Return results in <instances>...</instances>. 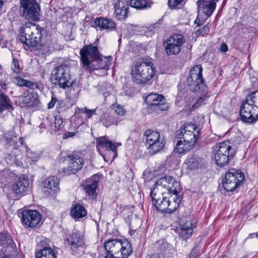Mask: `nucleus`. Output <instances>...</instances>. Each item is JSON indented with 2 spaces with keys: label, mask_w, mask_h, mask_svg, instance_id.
<instances>
[{
  "label": "nucleus",
  "mask_w": 258,
  "mask_h": 258,
  "mask_svg": "<svg viewBox=\"0 0 258 258\" xmlns=\"http://www.w3.org/2000/svg\"><path fill=\"white\" fill-rule=\"evenodd\" d=\"M147 258H165V255L161 253H154L151 255H148Z\"/></svg>",
  "instance_id": "52"
},
{
  "label": "nucleus",
  "mask_w": 258,
  "mask_h": 258,
  "mask_svg": "<svg viewBox=\"0 0 258 258\" xmlns=\"http://www.w3.org/2000/svg\"><path fill=\"white\" fill-rule=\"evenodd\" d=\"M218 0H211L206 1L205 0H199L197 2V6L198 9L199 14L195 21V23L200 26L203 22L200 23V14H204L207 17L212 15L216 7V2Z\"/></svg>",
  "instance_id": "15"
},
{
  "label": "nucleus",
  "mask_w": 258,
  "mask_h": 258,
  "mask_svg": "<svg viewBox=\"0 0 258 258\" xmlns=\"http://www.w3.org/2000/svg\"><path fill=\"white\" fill-rule=\"evenodd\" d=\"M1 140L7 147L15 146L17 143V137L14 130H10L4 133Z\"/></svg>",
  "instance_id": "30"
},
{
  "label": "nucleus",
  "mask_w": 258,
  "mask_h": 258,
  "mask_svg": "<svg viewBox=\"0 0 258 258\" xmlns=\"http://www.w3.org/2000/svg\"><path fill=\"white\" fill-rule=\"evenodd\" d=\"M12 82L16 85L21 87H26L32 89L38 88L37 83H33L31 81L23 79L20 77H12Z\"/></svg>",
  "instance_id": "33"
},
{
  "label": "nucleus",
  "mask_w": 258,
  "mask_h": 258,
  "mask_svg": "<svg viewBox=\"0 0 258 258\" xmlns=\"http://www.w3.org/2000/svg\"><path fill=\"white\" fill-rule=\"evenodd\" d=\"M59 179L55 176H52L46 178L43 181V187L47 188V192L50 194L52 191L57 192L58 190ZM47 192V190H46Z\"/></svg>",
  "instance_id": "26"
},
{
  "label": "nucleus",
  "mask_w": 258,
  "mask_h": 258,
  "mask_svg": "<svg viewBox=\"0 0 258 258\" xmlns=\"http://www.w3.org/2000/svg\"><path fill=\"white\" fill-rule=\"evenodd\" d=\"M196 133L187 132L182 131L176 132V137L178 139H182L183 140H179L177 142L174 151L181 154L184 152L191 150L195 146L198 139L199 131L197 130Z\"/></svg>",
  "instance_id": "5"
},
{
  "label": "nucleus",
  "mask_w": 258,
  "mask_h": 258,
  "mask_svg": "<svg viewBox=\"0 0 258 258\" xmlns=\"http://www.w3.org/2000/svg\"><path fill=\"white\" fill-rule=\"evenodd\" d=\"M159 103L156 105L154 107L155 110H166L169 106L167 103L165 102V99H162V101L159 102Z\"/></svg>",
  "instance_id": "44"
},
{
  "label": "nucleus",
  "mask_w": 258,
  "mask_h": 258,
  "mask_svg": "<svg viewBox=\"0 0 258 258\" xmlns=\"http://www.w3.org/2000/svg\"><path fill=\"white\" fill-rule=\"evenodd\" d=\"M19 102L22 107L34 108L39 106L40 101L37 93L27 91L19 97Z\"/></svg>",
  "instance_id": "17"
},
{
  "label": "nucleus",
  "mask_w": 258,
  "mask_h": 258,
  "mask_svg": "<svg viewBox=\"0 0 258 258\" xmlns=\"http://www.w3.org/2000/svg\"><path fill=\"white\" fill-rule=\"evenodd\" d=\"M94 24L100 29H105L111 31L115 28V24L114 21L106 18H97L94 20Z\"/></svg>",
  "instance_id": "25"
},
{
  "label": "nucleus",
  "mask_w": 258,
  "mask_h": 258,
  "mask_svg": "<svg viewBox=\"0 0 258 258\" xmlns=\"http://www.w3.org/2000/svg\"><path fill=\"white\" fill-rule=\"evenodd\" d=\"M132 74L135 82L138 84H145L155 74V68L151 60L140 59L134 62Z\"/></svg>",
  "instance_id": "3"
},
{
  "label": "nucleus",
  "mask_w": 258,
  "mask_h": 258,
  "mask_svg": "<svg viewBox=\"0 0 258 258\" xmlns=\"http://www.w3.org/2000/svg\"><path fill=\"white\" fill-rule=\"evenodd\" d=\"M184 163L188 169L192 170L198 168L200 163V160L195 155H190L186 159Z\"/></svg>",
  "instance_id": "39"
},
{
  "label": "nucleus",
  "mask_w": 258,
  "mask_h": 258,
  "mask_svg": "<svg viewBox=\"0 0 258 258\" xmlns=\"http://www.w3.org/2000/svg\"><path fill=\"white\" fill-rule=\"evenodd\" d=\"M169 199H167L162 196V203L160 204L159 207H157V210L166 213V210L168 209V206H169Z\"/></svg>",
  "instance_id": "43"
},
{
  "label": "nucleus",
  "mask_w": 258,
  "mask_h": 258,
  "mask_svg": "<svg viewBox=\"0 0 258 258\" xmlns=\"http://www.w3.org/2000/svg\"><path fill=\"white\" fill-rule=\"evenodd\" d=\"M100 121L104 126L108 127L112 125H117L121 119L113 114L105 112L100 116Z\"/></svg>",
  "instance_id": "24"
},
{
  "label": "nucleus",
  "mask_w": 258,
  "mask_h": 258,
  "mask_svg": "<svg viewBox=\"0 0 258 258\" xmlns=\"http://www.w3.org/2000/svg\"><path fill=\"white\" fill-rule=\"evenodd\" d=\"M158 188L157 186H156L155 184L153 185V187L151 189L150 192V197L151 198V200L153 204L154 203H156V201L159 200V199L162 197V193H160L158 192Z\"/></svg>",
  "instance_id": "40"
},
{
  "label": "nucleus",
  "mask_w": 258,
  "mask_h": 258,
  "mask_svg": "<svg viewBox=\"0 0 258 258\" xmlns=\"http://www.w3.org/2000/svg\"><path fill=\"white\" fill-rule=\"evenodd\" d=\"M116 144H117V146L121 145V143H117Z\"/></svg>",
  "instance_id": "61"
},
{
  "label": "nucleus",
  "mask_w": 258,
  "mask_h": 258,
  "mask_svg": "<svg viewBox=\"0 0 258 258\" xmlns=\"http://www.w3.org/2000/svg\"><path fill=\"white\" fill-rule=\"evenodd\" d=\"M221 52H226L228 51V46L225 43H222L220 48Z\"/></svg>",
  "instance_id": "55"
},
{
  "label": "nucleus",
  "mask_w": 258,
  "mask_h": 258,
  "mask_svg": "<svg viewBox=\"0 0 258 258\" xmlns=\"http://www.w3.org/2000/svg\"><path fill=\"white\" fill-rule=\"evenodd\" d=\"M96 147L105 161H107L106 155L102 153V149H105L109 151H112L113 153L116 151V144L109 141L105 136L100 137L96 139Z\"/></svg>",
  "instance_id": "20"
},
{
  "label": "nucleus",
  "mask_w": 258,
  "mask_h": 258,
  "mask_svg": "<svg viewBox=\"0 0 258 258\" xmlns=\"http://www.w3.org/2000/svg\"><path fill=\"white\" fill-rule=\"evenodd\" d=\"M75 134L74 132H68L63 135V139H67L70 137H73L75 136Z\"/></svg>",
  "instance_id": "56"
},
{
  "label": "nucleus",
  "mask_w": 258,
  "mask_h": 258,
  "mask_svg": "<svg viewBox=\"0 0 258 258\" xmlns=\"http://www.w3.org/2000/svg\"><path fill=\"white\" fill-rule=\"evenodd\" d=\"M194 224L190 221H186L180 225L178 230L179 235L183 239L186 240L189 238L193 232Z\"/></svg>",
  "instance_id": "28"
},
{
  "label": "nucleus",
  "mask_w": 258,
  "mask_h": 258,
  "mask_svg": "<svg viewBox=\"0 0 258 258\" xmlns=\"http://www.w3.org/2000/svg\"><path fill=\"white\" fill-rule=\"evenodd\" d=\"M162 99H164L163 96L156 93H151L149 94L145 98V101L147 104L154 108V107L162 101Z\"/></svg>",
  "instance_id": "36"
},
{
  "label": "nucleus",
  "mask_w": 258,
  "mask_h": 258,
  "mask_svg": "<svg viewBox=\"0 0 258 258\" xmlns=\"http://www.w3.org/2000/svg\"><path fill=\"white\" fill-rule=\"evenodd\" d=\"M9 83L7 82V80L1 79L0 80V93H4L7 91L8 88Z\"/></svg>",
  "instance_id": "48"
},
{
  "label": "nucleus",
  "mask_w": 258,
  "mask_h": 258,
  "mask_svg": "<svg viewBox=\"0 0 258 258\" xmlns=\"http://www.w3.org/2000/svg\"><path fill=\"white\" fill-rule=\"evenodd\" d=\"M36 258H57V257L51 247H45L36 253Z\"/></svg>",
  "instance_id": "37"
},
{
  "label": "nucleus",
  "mask_w": 258,
  "mask_h": 258,
  "mask_svg": "<svg viewBox=\"0 0 258 258\" xmlns=\"http://www.w3.org/2000/svg\"><path fill=\"white\" fill-rule=\"evenodd\" d=\"M70 214L74 218H82L86 215L87 212L83 206L77 204L72 208Z\"/></svg>",
  "instance_id": "34"
},
{
  "label": "nucleus",
  "mask_w": 258,
  "mask_h": 258,
  "mask_svg": "<svg viewBox=\"0 0 258 258\" xmlns=\"http://www.w3.org/2000/svg\"><path fill=\"white\" fill-rule=\"evenodd\" d=\"M27 156L30 158L32 161L35 162L38 161L41 157V154L38 153L27 152Z\"/></svg>",
  "instance_id": "46"
},
{
  "label": "nucleus",
  "mask_w": 258,
  "mask_h": 258,
  "mask_svg": "<svg viewBox=\"0 0 258 258\" xmlns=\"http://www.w3.org/2000/svg\"><path fill=\"white\" fill-rule=\"evenodd\" d=\"M106 61L101 58L100 55L95 59L83 63V68L90 71L98 69H106Z\"/></svg>",
  "instance_id": "22"
},
{
  "label": "nucleus",
  "mask_w": 258,
  "mask_h": 258,
  "mask_svg": "<svg viewBox=\"0 0 258 258\" xmlns=\"http://www.w3.org/2000/svg\"><path fill=\"white\" fill-rule=\"evenodd\" d=\"M234 153V150L232 149L230 145L225 142L220 143L214 149V155L215 163L220 166L227 165Z\"/></svg>",
  "instance_id": "9"
},
{
  "label": "nucleus",
  "mask_w": 258,
  "mask_h": 258,
  "mask_svg": "<svg viewBox=\"0 0 258 258\" xmlns=\"http://www.w3.org/2000/svg\"><path fill=\"white\" fill-rule=\"evenodd\" d=\"M29 185V180L27 176L19 177L12 184V193L14 196H23L28 190Z\"/></svg>",
  "instance_id": "18"
},
{
  "label": "nucleus",
  "mask_w": 258,
  "mask_h": 258,
  "mask_svg": "<svg viewBox=\"0 0 258 258\" xmlns=\"http://www.w3.org/2000/svg\"><path fill=\"white\" fill-rule=\"evenodd\" d=\"M0 241L4 247H10L13 248L15 244L11 235L5 232H0Z\"/></svg>",
  "instance_id": "38"
},
{
  "label": "nucleus",
  "mask_w": 258,
  "mask_h": 258,
  "mask_svg": "<svg viewBox=\"0 0 258 258\" xmlns=\"http://www.w3.org/2000/svg\"><path fill=\"white\" fill-rule=\"evenodd\" d=\"M20 151L19 150H18L17 148H15V152L14 154L12 155H10L11 156L10 159H12L13 161L15 162L16 161H18L20 159V156L19 155V153H20Z\"/></svg>",
  "instance_id": "50"
},
{
  "label": "nucleus",
  "mask_w": 258,
  "mask_h": 258,
  "mask_svg": "<svg viewBox=\"0 0 258 258\" xmlns=\"http://www.w3.org/2000/svg\"><path fill=\"white\" fill-rule=\"evenodd\" d=\"M81 60L82 63H87L89 61L97 58L100 55V52L97 46L93 45L84 46L80 51Z\"/></svg>",
  "instance_id": "19"
},
{
  "label": "nucleus",
  "mask_w": 258,
  "mask_h": 258,
  "mask_svg": "<svg viewBox=\"0 0 258 258\" xmlns=\"http://www.w3.org/2000/svg\"><path fill=\"white\" fill-rule=\"evenodd\" d=\"M148 148L155 154L161 151L164 147L165 141L160 134L151 130H147L144 135Z\"/></svg>",
  "instance_id": "11"
},
{
  "label": "nucleus",
  "mask_w": 258,
  "mask_h": 258,
  "mask_svg": "<svg viewBox=\"0 0 258 258\" xmlns=\"http://www.w3.org/2000/svg\"><path fill=\"white\" fill-rule=\"evenodd\" d=\"M43 28L38 25L27 22L21 27L20 40L28 47H35L40 41Z\"/></svg>",
  "instance_id": "4"
},
{
  "label": "nucleus",
  "mask_w": 258,
  "mask_h": 258,
  "mask_svg": "<svg viewBox=\"0 0 258 258\" xmlns=\"http://www.w3.org/2000/svg\"><path fill=\"white\" fill-rule=\"evenodd\" d=\"M4 3L3 0H0V11L2 9Z\"/></svg>",
  "instance_id": "59"
},
{
  "label": "nucleus",
  "mask_w": 258,
  "mask_h": 258,
  "mask_svg": "<svg viewBox=\"0 0 258 258\" xmlns=\"http://www.w3.org/2000/svg\"><path fill=\"white\" fill-rule=\"evenodd\" d=\"M98 181L92 178L89 179L86 184L83 185L86 194L90 197H96V190L98 187Z\"/></svg>",
  "instance_id": "31"
},
{
  "label": "nucleus",
  "mask_w": 258,
  "mask_h": 258,
  "mask_svg": "<svg viewBox=\"0 0 258 258\" xmlns=\"http://www.w3.org/2000/svg\"><path fill=\"white\" fill-rule=\"evenodd\" d=\"M197 127L194 124L187 123L182 126L179 131H185L187 132L196 133Z\"/></svg>",
  "instance_id": "42"
},
{
  "label": "nucleus",
  "mask_w": 258,
  "mask_h": 258,
  "mask_svg": "<svg viewBox=\"0 0 258 258\" xmlns=\"http://www.w3.org/2000/svg\"><path fill=\"white\" fill-rule=\"evenodd\" d=\"M67 240L72 249L81 247L84 244L83 235L78 232L73 233L70 235Z\"/></svg>",
  "instance_id": "27"
},
{
  "label": "nucleus",
  "mask_w": 258,
  "mask_h": 258,
  "mask_svg": "<svg viewBox=\"0 0 258 258\" xmlns=\"http://www.w3.org/2000/svg\"><path fill=\"white\" fill-rule=\"evenodd\" d=\"M254 237H258V233H253L249 234L247 238H252Z\"/></svg>",
  "instance_id": "58"
},
{
  "label": "nucleus",
  "mask_w": 258,
  "mask_h": 258,
  "mask_svg": "<svg viewBox=\"0 0 258 258\" xmlns=\"http://www.w3.org/2000/svg\"><path fill=\"white\" fill-rule=\"evenodd\" d=\"M208 100L207 97H201L194 93L192 95L186 99V103L188 107L191 109H196L203 104H205Z\"/></svg>",
  "instance_id": "23"
},
{
  "label": "nucleus",
  "mask_w": 258,
  "mask_h": 258,
  "mask_svg": "<svg viewBox=\"0 0 258 258\" xmlns=\"http://www.w3.org/2000/svg\"><path fill=\"white\" fill-rule=\"evenodd\" d=\"M82 112L85 113L86 114L87 118H90L93 114H96V109H88L85 107L84 108L82 109Z\"/></svg>",
  "instance_id": "49"
},
{
  "label": "nucleus",
  "mask_w": 258,
  "mask_h": 258,
  "mask_svg": "<svg viewBox=\"0 0 258 258\" xmlns=\"http://www.w3.org/2000/svg\"><path fill=\"white\" fill-rule=\"evenodd\" d=\"M244 180L243 173L235 169H231L222 180L223 187L227 191H233L243 183Z\"/></svg>",
  "instance_id": "8"
},
{
  "label": "nucleus",
  "mask_w": 258,
  "mask_h": 258,
  "mask_svg": "<svg viewBox=\"0 0 258 258\" xmlns=\"http://www.w3.org/2000/svg\"><path fill=\"white\" fill-rule=\"evenodd\" d=\"M156 186H161L168 190L170 194L177 197L181 192L179 182L171 176H165L158 179L155 183Z\"/></svg>",
  "instance_id": "14"
},
{
  "label": "nucleus",
  "mask_w": 258,
  "mask_h": 258,
  "mask_svg": "<svg viewBox=\"0 0 258 258\" xmlns=\"http://www.w3.org/2000/svg\"><path fill=\"white\" fill-rule=\"evenodd\" d=\"M56 101H57V99L54 95H52L51 96V101L48 104V108L49 109L53 108L54 107L55 104L56 103Z\"/></svg>",
  "instance_id": "53"
},
{
  "label": "nucleus",
  "mask_w": 258,
  "mask_h": 258,
  "mask_svg": "<svg viewBox=\"0 0 258 258\" xmlns=\"http://www.w3.org/2000/svg\"><path fill=\"white\" fill-rule=\"evenodd\" d=\"M203 68L201 65H196L192 68L189 76L186 79L185 90L196 92L204 90L205 85L202 76Z\"/></svg>",
  "instance_id": "6"
},
{
  "label": "nucleus",
  "mask_w": 258,
  "mask_h": 258,
  "mask_svg": "<svg viewBox=\"0 0 258 258\" xmlns=\"http://www.w3.org/2000/svg\"><path fill=\"white\" fill-rule=\"evenodd\" d=\"M162 203V196L161 197L158 201H156V203H154L153 205L155 206L156 209H157V207H159L160 205V204Z\"/></svg>",
  "instance_id": "57"
},
{
  "label": "nucleus",
  "mask_w": 258,
  "mask_h": 258,
  "mask_svg": "<svg viewBox=\"0 0 258 258\" xmlns=\"http://www.w3.org/2000/svg\"><path fill=\"white\" fill-rule=\"evenodd\" d=\"M183 1V0H168V5L170 7L175 8Z\"/></svg>",
  "instance_id": "51"
},
{
  "label": "nucleus",
  "mask_w": 258,
  "mask_h": 258,
  "mask_svg": "<svg viewBox=\"0 0 258 258\" xmlns=\"http://www.w3.org/2000/svg\"><path fill=\"white\" fill-rule=\"evenodd\" d=\"M114 112L118 115L122 116L124 115L125 110L120 105L116 104L113 105Z\"/></svg>",
  "instance_id": "45"
},
{
  "label": "nucleus",
  "mask_w": 258,
  "mask_h": 258,
  "mask_svg": "<svg viewBox=\"0 0 258 258\" xmlns=\"http://www.w3.org/2000/svg\"><path fill=\"white\" fill-rule=\"evenodd\" d=\"M70 67L68 65H60L51 72V80L52 83L58 85L60 88L65 89L72 86Z\"/></svg>",
  "instance_id": "7"
},
{
  "label": "nucleus",
  "mask_w": 258,
  "mask_h": 258,
  "mask_svg": "<svg viewBox=\"0 0 258 258\" xmlns=\"http://www.w3.org/2000/svg\"><path fill=\"white\" fill-rule=\"evenodd\" d=\"M240 115L243 122L251 124L258 120V91L246 96L240 106Z\"/></svg>",
  "instance_id": "1"
},
{
  "label": "nucleus",
  "mask_w": 258,
  "mask_h": 258,
  "mask_svg": "<svg viewBox=\"0 0 258 258\" xmlns=\"http://www.w3.org/2000/svg\"><path fill=\"white\" fill-rule=\"evenodd\" d=\"M210 31V28L209 23L207 24L205 26H204L202 28L198 29L196 32L195 34L197 36H206Z\"/></svg>",
  "instance_id": "41"
},
{
  "label": "nucleus",
  "mask_w": 258,
  "mask_h": 258,
  "mask_svg": "<svg viewBox=\"0 0 258 258\" xmlns=\"http://www.w3.org/2000/svg\"><path fill=\"white\" fill-rule=\"evenodd\" d=\"M68 165L67 168L61 170L60 173L62 175L75 174L81 170L84 164V160L77 153H73L67 156Z\"/></svg>",
  "instance_id": "13"
},
{
  "label": "nucleus",
  "mask_w": 258,
  "mask_h": 258,
  "mask_svg": "<svg viewBox=\"0 0 258 258\" xmlns=\"http://www.w3.org/2000/svg\"><path fill=\"white\" fill-rule=\"evenodd\" d=\"M14 107L9 97L4 93H0V114L4 111L12 112Z\"/></svg>",
  "instance_id": "29"
},
{
  "label": "nucleus",
  "mask_w": 258,
  "mask_h": 258,
  "mask_svg": "<svg viewBox=\"0 0 258 258\" xmlns=\"http://www.w3.org/2000/svg\"><path fill=\"white\" fill-rule=\"evenodd\" d=\"M185 39L182 35L174 34L171 35L165 43L166 53L168 55H176L181 50Z\"/></svg>",
  "instance_id": "12"
},
{
  "label": "nucleus",
  "mask_w": 258,
  "mask_h": 258,
  "mask_svg": "<svg viewBox=\"0 0 258 258\" xmlns=\"http://www.w3.org/2000/svg\"><path fill=\"white\" fill-rule=\"evenodd\" d=\"M20 8L26 19L33 21L39 19L40 7L36 0H20Z\"/></svg>",
  "instance_id": "10"
},
{
  "label": "nucleus",
  "mask_w": 258,
  "mask_h": 258,
  "mask_svg": "<svg viewBox=\"0 0 258 258\" xmlns=\"http://www.w3.org/2000/svg\"><path fill=\"white\" fill-rule=\"evenodd\" d=\"M41 220V215L37 210H24L22 214V223L27 227L35 228Z\"/></svg>",
  "instance_id": "16"
},
{
  "label": "nucleus",
  "mask_w": 258,
  "mask_h": 258,
  "mask_svg": "<svg viewBox=\"0 0 258 258\" xmlns=\"http://www.w3.org/2000/svg\"><path fill=\"white\" fill-rule=\"evenodd\" d=\"M171 200H169V206H168V209L166 210V213H172L175 211L178 208L179 204L181 201V196L179 194H177V197L171 196L170 198Z\"/></svg>",
  "instance_id": "35"
},
{
  "label": "nucleus",
  "mask_w": 258,
  "mask_h": 258,
  "mask_svg": "<svg viewBox=\"0 0 258 258\" xmlns=\"http://www.w3.org/2000/svg\"><path fill=\"white\" fill-rule=\"evenodd\" d=\"M198 249L195 246L192 249L189 258H197L198 255Z\"/></svg>",
  "instance_id": "54"
},
{
  "label": "nucleus",
  "mask_w": 258,
  "mask_h": 258,
  "mask_svg": "<svg viewBox=\"0 0 258 258\" xmlns=\"http://www.w3.org/2000/svg\"><path fill=\"white\" fill-rule=\"evenodd\" d=\"M104 258H127L132 253L131 244L127 240L108 239L104 243Z\"/></svg>",
  "instance_id": "2"
},
{
  "label": "nucleus",
  "mask_w": 258,
  "mask_h": 258,
  "mask_svg": "<svg viewBox=\"0 0 258 258\" xmlns=\"http://www.w3.org/2000/svg\"><path fill=\"white\" fill-rule=\"evenodd\" d=\"M11 69L13 72L17 74L20 73L21 69L19 67V62L17 59H13L11 66Z\"/></svg>",
  "instance_id": "47"
},
{
  "label": "nucleus",
  "mask_w": 258,
  "mask_h": 258,
  "mask_svg": "<svg viewBox=\"0 0 258 258\" xmlns=\"http://www.w3.org/2000/svg\"><path fill=\"white\" fill-rule=\"evenodd\" d=\"M20 143L23 144V140L22 138H20Z\"/></svg>",
  "instance_id": "60"
},
{
  "label": "nucleus",
  "mask_w": 258,
  "mask_h": 258,
  "mask_svg": "<svg viewBox=\"0 0 258 258\" xmlns=\"http://www.w3.org/2000/svg\"><path fill=\"white\" fill-rule=\"evenodd\" d=\"M128 8V0H117L114 5V13L118 20H122L126 18Z\"/></svg>",
  "instance_id": "21"
},
{
  "label": "nucleus",
  "mask_w": 258,
  "mask_h": 258,
  "mask_svg": "<svg viewBox=\"0 0 258 258\" xmlns=\"http://www.w3.org/2000/svg\"><path fill=\"white\" fill-rule=\"evenodd\" d=\"M153 4L152 0H130V6L138 10L150 8Z\"/></svg>",
  "instance_id": "32"
}]
</instances>
